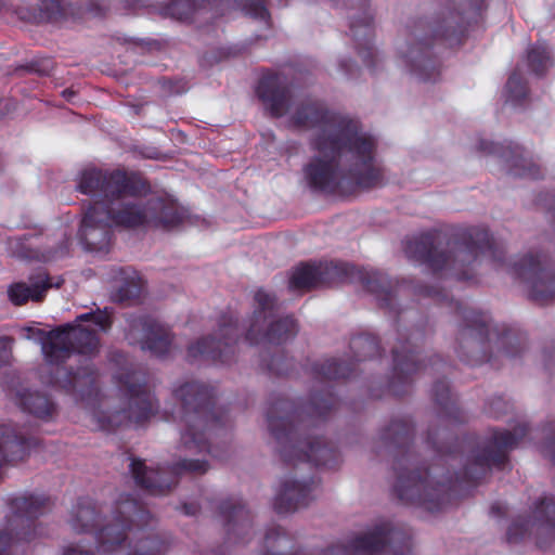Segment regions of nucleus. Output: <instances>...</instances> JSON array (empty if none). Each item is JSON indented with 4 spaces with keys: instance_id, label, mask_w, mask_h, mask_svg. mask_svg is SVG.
Segmentation results:
<instances>
[{
    "instance_id": "1",
    "label": "nucleus",
    "mask_w": 555,
    "mask_h": 555,
    "mask_svg": "<svg viewBox=\"0 0 555 555\" xmlns=\"http://www.w3.org/2000/svg\"><path fill=\"white\" fill-rule=\"evenodd\" d=\"M291 121L297 128L310 130L311 158L304 168L310 188L332 193L380 184L383 176L375 163L376 140L357 119L330 111L318 101L306 100L296 105Z\"/></svg>"
},
{
    "instance_id": "2",
    "label": "nucleus",
    "mask_w": 555,
    "mask_h": 555,
    "mask_svg": "<svg viewBox=\"0 0 555 555\" xmlns=\"http://www.w3.org/2000/svg\"><path fill=\"white\" fill-rule=\"evenodd\" d=\"M77 190L94 198L81 222L80 238L89 250L106 248L112 227L169 230L183 220L178 204L152 193L146 180L121 170L85 169Z\"/></svg>"
},
{
    "instance_id": "3",
    "label": "nucleus",
    "mask_w": 555,
    "mask_h": 555,
    "mask_svg": "<svg viewBox=\"0 0 555 555\" xmlns=\"http://www.w3.org/2000/svg\"><path fill=\"white\" fill-rule=\"evenodd\" d=\"M91 326L102 332L111 328L112 318L107 308L77 315L73 324L68 323L50 331L47 341L42 343L44 360L48 364L54 365L48 379L49 384L72 395L76 400H83L93 393L96 372L89 361H85L76 370L61 364L74 352L94 354L99 351L100 340L96 331Z\"/></svg>"
},
{
    "instance_id": "4",
    "label": "nucleus",
    "mask_w": 555,
    "mask_h": 555,
    "mask_svg": "<svg viewBox=\"0 0 555 555\" xmlns=\"http://www.w3.org/2000/svg\"><path fill=\"white\" fill-rule=\"evenodd\" d=\"M336 406L331 393L313 395L304 412L295 409L293 402L279 399L267 412L268 428L275 440V449L286 463L311 462L317 466L335 468L340 454L327 440L306 434L311 418L323 420Z\"/></svg>"
},
{
    "instance_id": "5",
    "label": "nucleus",
    "mask_w": 555,
    "mask_h": 555,
    "mask_svg": "<svg viewBox=\"0 0 555 555\" xmlns=\"http://www.w3.org/2000/svg\"><path fill=\"white\" fill-rule=\"evenodd\" d=\"M412 433V424L408 420H392L379 431L374 451L378 455L393 457V470L397 475L395 490L399 499L435 512L449 502L450 491L454 486L450 479L448 482L436 479V470L430 473L414 466L409 452Z\"/></svg>"
},
{
    "instance_id": "6",
    "label": "nucleus",
    "mask_w": 555,
    "mask_h": 555,
    "mask_svg": "<svg viewBox=\"0 0 555 555\" xmlns=\"http://www.w3.org/2000/svg\"><path fill=\"white\" fill-rule=\"evenodd\" d=\"M437 232L421 234L405 244V255L427 263L434 271L453 275L459 280H470L480 263L481 257L489 254L501 261V251L486 228L467 227L461 229L446 250Z\"/></svg>"
},
{
    "instance_id": "7",
    "label": "nucleus",
    "mask_w": 555,
    "mask_h": 555,
    "mask_svg": "<svg viewBox=\"0 0 555 555\" xmlns=\"http://www.w3.org/2000/svg\"><path fill=\"white\" fill-rule=\"evenodd\" d=\"M460 11L443 9L433 23L417 21L409 26L406 49L401 51L410 72L423 81L436 80L439 68L431 57L429 48L434 38H442L451 43L457 41L466 26L476 21L486 8L485 0H456Z\"/></svg>"
},
{
    "instance_id": "8",
    "label": "nucleus",
    "mask_w": 555,
    "mask_h": 555,
    "mask_svg": "<svg viewBox=\"0 0 555 555\" xmlns=\"http://www.w3.org/2000/svg\"><path fill=\"white\" fill-rule=\"evenodd\" d=\"M266 555H377L389 546L397 555H411L412 533L402 525L383 521L373 529L354 537L348 544H336L319 553L304 550L289 551L292 539L286 532L274 527L266 533Z\"/></svg>"
},
{
    "instance_id": "9",
    "label": "nucleus",
    "mask_w": 555,
    "mask_h": 555,
    "mask_svg": "<svg viewBox=\"0 0 555 555\" xmlns=\"http://www.w3.org/2000/svg\"><path fill=\"white\" fill-rule=\"evenodd\" d=\"M460 317V325L456 335L455 351L465 362L477 365L491 361L494 356L514 358L520 354L524 346L520 338L512 332L498 335L491 330V319L481 312L464 307L455 302Z\"/></svg>"
},
{
    "instance_id": "10",
    "label": "nucleus",
    "mask_w": 555,
    "mask_h": 555,
    "mask_svg": "<svg viewBox=\"0 0 555 555\" xmlns=\"http://www.w3.org/2000/svg\"><path fill=\"white\" fill-rule=\"evenodd\" d=\"M180 402L178 416L183 423L179 447L190 453L210 452L208 433L224 425L214 410L211 389L199 382H185L172 390Z\"/></svg>"
},
{
    "instance_id": "11",
    "label": "nucleus",
    "mask_w": 555,
    "mask_h": 555,
    "mask_svg": "<svg viewBox=\"0 0 555 555\" xmlns=\"http://www.w3.org/2000/svg\"><path fill=\"white\" fill-rule=\"evenodd\" d=\"M119 513L125 517L115 530L113 525L103 528L98 534L99 555H165L168 544L154 533L134 530L133 524L143 520L145 511L131 498L120 505Z\"/></svg>"
},
{
    "instance_id": "12",
    "label": "nucleus",
    "mask_w": 555,
    "mask_h": 555,
    "mask_svg": "<svg viewBox=\"0 0 555 555\" xmlns=\"http://www.w3.org/2000/svg\"><path fill=\"white\" fill-rule=\"evenodd\" d=\"M120 390L126 398V405L108 415H93L98 427L112 430L128 423L140 424L146 421L156 410L157 404L146 386V375L140 370L128 367L117 374Z\"/></svg>"
},
{
    "instance_id": "13",
    "label": "nucleus",
    "mask_w": 555,
    "mask_h": 555,
    "mask_svg": "<svg viewBox=\"0 0 555 555\" xmlns=\"http://www.w3.org/2000/svg\"><path fill=\"white\" fill-rule=\"evenodd\" d=\"M527 426L519 425L509 430H494L492 435L479 443L470 453L456 482L466 480L477 482L495 467L503 469L508 462V453L517 447L526 436Z\"/></svg>"
},
{
    "instance_id": "14",
    "label": "nucleus",
    "mask_w": 555,
    "mask_h": 555,
    "mask_svg": "<svg viewBox=\"0 0 555 555\" xmlns=\"http://www.w3.org/2000/svg\"><path fill=\"white\" fill-rule=\"evenodd\" d=\"M275 297L259 289L255 294V310L246 332L250 344L280 345L297 333L296 321L291 317L274 320Z\"/></svg>"
},
{
    "instance_id": "15",
    "label": "nucleus",
    "mask_w": 555,
    "mask_h": 555,
    "mask_svg": "<svg viewBox=\"0 0 555 555\" xmlns=\"http://www.w3.org/2000/svg\"><path fill=\"white\" fill-rule=\"evenodd\" d=\"M13 515L8 525L0 530V555L14 547L18 542H29L37 537L35 519L49 508L44 496L23 495L11 501Z\"/></svg>"
},
{
    "instance_id": "16",
    "label": "nucleus",
    "mask_w": 555,
    "mask_h": 555,
    "mask_svg": "<svg viewBox=\"0 0 555 555\" xmlns=\"http://www.w3.org/2000/svg\"><path fill=\"white\" fill-rule=\"evenodd\" d=\"M238 335L237 319L232 314H223L212 335L202 337L188 347V358L229 364L234 359Z\"/></svg>"
},
{
    "instance_id": "17",
    "label": "nucleus",
    "mask_w": 555,
    "mask_h": 555,
    "mask_svg": "<svg viewBox=\"0 0 555 555\" xmlns=\"http://www.w3.org/2000/svg\"><path fill=\"white\" fill-rule=\"evenodd\" d=\"M125 338L130 345H139L151 354L165 358L175 348V336L170 328L155 320L143 317H127Z\"/></svg>"
},
{
    "instance_id": "18",
    "label": "nucleus",
    "mask_w": 555,
    "mask_h": 555,
    "mask_svg": "<svg viewBox=\"0 0 555 555\" xmlns=\"http://www.w3.org/2000/svg\"><path fill=\"white\" fill-rule=\"evenodd\" d=\"M518 274L528 284L530 298L544 305L555 300V267L543 255H528L518 263Z\"/></svg>"
},
{
    "instance_id": "19",
    "label": "nucleus",
    "mask_w": 555,
    "mask_h": 555,
    "mask_svg": "<svg viewBox=\"0 0 555 555\" xmlns=\"http://www.w3.org/2000/svg\"><path fill=\"white\" fill-rule=\"evenodd\" d=\"M530 535L535 538L540 547L555 539V499H543L535 506L532 520L514 522L507 530V540L511 543H517Z\"/></svg>"
},
{
    "instance_id": "20",
    "label": "nucleus",
    "mask_w": 555,
    "mask_h": 555,
    "mask_svg": "<svg viewBox=\"0 0 555 555\" xmlns=\"http://www.w3.org/2000/svg\"><path fill=\"white\" fill-rule=\"evenodd\" d=\"M423 335L420 332L411 333L405 341L399 340L392 349L393 370L389 382V389L396 396L405 392L412 376L421 370V363L416 359L418 352L412 341L421 340Z\"/></svg>"
},
{
    "instance_id": "21",
    "label": "nucleus",
    "mask_w": 555,
    "mask_h": 555,
    "mask_svg": "<svg viewBox=\"0 0 555 555\" xmlns=\"http://www.w3.org/2000/svg\"><path fill=\"white\" fill-rule=\"evenodd\" d=\"M337 5L346 8H358L362 11V16H352L350 21V33L357 42V49L363 62L369 66H373V60L377 56V52L372 46L374 35L373 16L367 10L369 0H331Z\"/></svg>"
},
{
    "instance_id": "22",
    "label": "nucleus",
    "mask_w": 555,
    "mask_h": 555,
    "mask_svg": "<svg viewBox=\"0 0 555 555\" xmlns=\"http://www.w3.org/2000/svg\"><path fill=\"white\" fill-rule=\"evenodd\" d=\"M126 500L117 504L115 515L112 517V519L103 524L102 508L89 499L79 500L72 511L69 525L72 529L78 533L94 531L95 540L98 541L99 532L106 526L113 525L115 530L118 528V526H121L122 520L127 515L122 516L119 513V507Z\"/></svg>"
},
{
    "instance_id": "23",
    "label": "nucleus",
    "mask_w": 555,
    "mask_h": 555,
    "mask_svg": "<svg viewBox=\"0 0 555 555\" xmlns=\"http://www.w3.org/2000/svg\"><path fill=\"white\" fill-rule=\"evenodd\" d=\"M2 387L14 398L17 405L36 417L49 420L55 415V404L47 396L23 388L16 375L7 374L3 377Z\"/></svg>"
},
{
    "instance_id": "24",
    "label": "nucleus",
    "mask_w": 555,
    "mask_h": 555,
    "mask_svg": "<svg viewBox=\"0 0 555 555\" xmlns=\"http://www.w3.org/2000/svg\"><path fill=\"white\" fill-rule=\"evenodd\" d=\"M220 515L228 542L246 543L253 535V518L246 506L237 500H225L220 506Z\"/></svg>"
},
{
    "instance_id": "25",
    "label": "nucleus",
    "mask_w": 555,
    "mask_h": 555,
    "mask_svg": "<svg viewBox=\"0 0 555 555\" xmlns=\"http://www.w3.org/2000/svg\"><path fill=\"white\" fill-rule=\"evenodd\" d=\"M257 94L273 116L280 117L289 111L292 95L285 76L263 75L259 81Z\"/></svg>"
},
{
    "instance_id": "26",
    "label": "nucleus",
    "mask_w": 555,
    "mask_h": 555,
    "mask_svg": "<svg viewBox=\"0 0 555 555\" xmlns=\"http://www.w3.org/2000/svg\"><path fill=\"white\" fill-rule=\"evenodd\" d=\"M315 488L317 483L312 479L286 478L275 496V509L278 513H291L307 506L314 498Z\"/></svg>"
},
{
    "instance_id": "27",
    "label": "nucleus",
    "mask_w": 555,
    "mask_h": 555,
    "mask_svg": "<svg viewBox=\"0 0 555 555\" xmlns=\"http://www.w3.org/2000/svg\"><path fill=\"white\" fill-rule=\"evenodd\" d=\"M62 284L61 278H51L46 271L39 270L29 275L27 282L12 284L8 289V295L14 305L21 306L28 300L41 301L50 288H59Z\"/></svg>"
},
{
    "instance_id": "28",
    "label": "nucleus",
    "mask_w": 555,
    "mask_h": 555,
    "mask_svg": "<svg viewBox=\"0 0 555 555\" xmlns=\"http://www.w3.org/2000/svg\"><path fill=\"white\" fill-rule=\"evenodd\" d=\"M37 441L11 424L0 425V467L23 461Z\"/></svg>"
},
{
    "instance_id": "29",
    "label": "nucleus",
    "mask_w": 555,
    "mask_h": 555,
    "mask_svg": "<svg viewBox=\"0 0 555 555\" xmlns=\"http://www.w3.org/2000/svg\"><path fill=\"white\" fill-rule=\"evenodd\" d=\"M129 467L135 483L153 495L165 494L173 485L171 477H163L164 473L147 468L140 460H131Z\"/></svg>"
},
{
    "instance_id": "30",
    "label": "nucleus",
    "mask_w": 555,
    "mask_h": 555,
    "mask_svg": "<svg viewBox=\"0 0 555 555\" xmlns=\"http://www.w3.org/2000/svg\"><path fill=\"white\" fill-rule=\"evenodd\" d=\"M366 288L375 294L380 308L389 312H397L392 282L387 274L379 271H370L363 278Z\"/></svg>"
},
{
    "instance_id": "31",
    "label": "nucleus",
    "mask_w": 555,
    "mask_h": 555,
    "mask_svg": "<svg viewBox=\"0 0 555 555\" xmlns=\"http://www.w3.org/2000/svg\"><path fill=\"white\" fill-rule=\"evenodd\" d=\"M221 0H173L167 7L169 16L179 21H190L202 12L215 10Z\"/></svg>"
},
{
    "instance_id": "32",
    "label": "nucleus",
    "mask_w": 555,
    "mask_h": 555,
    "mask_svg": "<svg viewBox=\"0 0 555 555\" xmlns=\"http://www.w3.org/2000/svg\"><path fill=\"white\" fill-rule=\"evenodd\" d=\"M322 285L345 282L353 276L354 267L341 261H324L317 263Z\"/></svg>"
},
{
    "instance_id": "33",
    "label": "nucleus",
    "mask_w": 555,
    "mask_h": 555,
    "mask_svg": "<svg viewBox=\"0 0 555 555\" xmlns=\"http://www.w3.org/2000/svg\"><path fill=\"white\" fill-rule=\"evenodd\" d=\"M433 397L440 412L455 422L461 421L460 411L451 393L449 384L444 380H438L433 387Z\"/></svg>"
},
{
    "instance_id": "34",
    "label": "nucleus",
    "mask_w": 555,
    "mask_h": 555,
    "mask_svg": "<svg viewBox=\"0 0 555 555\" xmlns=\"http://www.w3.org/2000/svg\"><path fill=\"white\" fill-rule=\"evenodd\" d=\"M321 286L317 263H305L297 267L289 280V287L295 289H310Z\"/></svg>"
},
{
    "instance_id": "35",
    "label": "nucleus",
    "mask_w": 555,
    "mask_h": 555,
    "mask_svg": "<svg viewBox=\"0 0 555 555\" xmlns=\"http://www.w3.org/2000/svg\"><path fill=\"white\" fill-rule=\"evenodd\" d=\"M350 348L358 361L373 358L379 353L377 338L371 334H361L350 341Z\"/></svg>"
},
{
    "instance_id": "36",
    "label": "nucleus",
    "mask_w": 555,
    "mask_h": 555,
    "mask_svg": "<svg viewBox=\"0 0 555 555\" xmlns=\"http://www.w3.org/2000/svg\"><path fill=\"white\" fill-rule=\"evenodd\" d=\"M527 63L530 70L541 76L552 66V57L545 46L534 44L527 52Z\"/></svg>"
},
{
    "instance_id": "37",
    "label": "nucleus",
    "mask_w": 555,
    "mask_h": 555,
    "mask_svg": "<svg viewBox=\"0 0 555 555\" xmlns=\"http://www.w3.org/2000/svg\"><path fill=\"white\" fill-rule=\"evenodd\" d=\"M518 150L519 149L516 147V150L513 152V156L507 158V162L511 163L513 173L515 176L527 177L531 179L541 178L542 172L539 165L526 158Z\"/></svg>"
},
{
    "instance_id": "38",
    "label": "nucleus",
    "mask_w": 555,
    "mask_h": 555,
    "mask_svg": "<svg viewBox=\"0 0 555 555\" xmlns=\"http://www.w3.org/2000/svg\"><path fill=\"white\" fill-rule=\"evenodd\" d=\"M143 289V281L137 274L132 272L131 275L124 280V283L117 288L115 299L119 302H127L133 299H138Z\"/></svg>"
},
{
    "instance_id": "39",
    "label": "nucleus",
    "mask_w": 555,
    "mask_h": 555,
    "mask_svg": "<svg viewBox=\"0 0 555 555\" xmlns=\"http://www.w3.org/2000/svg\"><path fill=\"white\" fill-rule=\"evenodd\" d=\"M315 369L318 373L326 379L346 378L352 372L350 365L336 359L326 360L323 363L317 364Z\"/></svg>"
},
{
    "instance_id": "40",
    "label": "nucleus",
    "mask_w": 555,
    "mask_h": 555,
    "mask_svg": "<svg viewBox=\"0 0 555 555\" xmlns=\"http://www.w3.org/2000/svg\"><path fill=\"white\" fill-rule=\"evenodd\" d=\"M209 464L205 460L199 459H181L171 467V474L175 476L190 474L198 476L207 473Z\"/></svg>"
},
{
    "instance_id": "41",
    "label": "nucleus",
    "mask_w": 555,
    "mask_h": 555,
    "mask_svg": "<svg viewBox=\"0 0 555 555\" xmlns=\"http://www.w3.org/2000/svg\"><path fill=\"white\" fill-rule=\"evenodd\" d=\"M505 93L507 101L511 102H519L526 98L528 93L527 83L518 68H516L507 79Z\"/></svg>"
},
{
    "instance_id": "42",
    "label": "nucleus",
    "mask_w": 555,
    "mask_h": 555,
    "mask_svg": "<svg viewBox=\"0 0 555 555\" xmlns=\"http://www.w3.org/2000/svg\"><path fill=\"white\" fill-rule=\"evenodd\" d=\"M66 15L63 0H41L39 13L35 16L37 22L55 21Z\"/></svg>"
},
{
    "instance_id": "43",
    "label": "nucleus",
    "mask_w": 555,
    "mask_h": 555,
    "mask_svg": "<svg viewBox=\"0 0 555 555\" xmlns=\"http://www.w3.org/2000/svg\"><path fill=\"white\" fill-rule=\"evenodd\" d=\"M10 253L13 257H16L21 260H46L49 257L40 254L38 250L34 249L30 245L26 243L25 240L22 238H12L9 241Z\"/></svg>"
},
{
    "instance_id": "44",
    "label": "nucleus",
    "mask_w": 555,
    "mask_h": 555,
    "mask_svg": "<svg viewBox=\"0 0 555 555\" xmlns=\"http://www.w3.org/2000/svg\"><path fill=\"white\" fill-rule=\"evenodd\" d=\"M242 7L247 15L269 23L270 14L263 0H243Z\"/></svg>"
},
{
    "instance_id": "45",
    "label": "nucleus",
    "mask_w": 555,
    "mask_h": 555,
    "mask_svg": "<svg viewBox=\"0 0 555 555\" xmlns=\"http://www.w3.org/2000/svg\"><path fill=\"white\" fill-rule=\"evenodd\" d=\"M512 405L503 397L491 398L486 405V412L494 418H499L502 415L508 413Z\"/></svg>"
},
{
    "instance_id": "46",
    "label": "nucleus",
    "mask_w": 555,
    "mask_h": 555,
    "mask_svg": "<svg viewBox=\"0 0 555 555\" xmlns=\"http://www.w3.org/2000/svg\"><path fill=\"white\" fill-rule=\"evenodd\" d=\"M26 68L29 72H33V73H36V74H39L42 76H48L52 73V70L54 68V64L51 59H41V60H36V61L30 62L26 66Z\"/></svg>"
},
{
    "instance_id": "47",
    "label": "nucleus",
    "mask_w": 555,
    "mask_h": 555,
    "mask_svg": "<svg viewBox=\"0 0 555 555\" xmlns=\"http://www.w3.org/2000/svg\"><path fill=\"white\" fill-rule=\"evenodd\" d=\"M14 339L8 336L0 337V366L9 363L12 357Z\"/></svg>"
},
{
    "instance_id": "48",
    "label": "nucleus",
    "mask_w": 555,
    "mask_h": 555,
    "mask_svg": "<svg viewBox=\"0 0 555 555\" xmlns=\"http://www.w3.org/2000/svg\"><path fill=\"white\" fill-rule=\"evenodd\" d=\"M23 336L27 339H34L38 341L41 346L42 343L47 341V335L50 334V332H46L40 328H34V327H24L22 328Z\"/></svg>"
},
{
    "instance_id": "49",
    "label": "nucleus",
    "mask_w": 555,
    "mask_h": 555,
    "mask_svg": "<svg viewBox=\"0 0 555 555\" xmlns=\"http://www.w3.org/2000/svg\"><path fill=\"white\" fill-rule=\"evenodd\" d=\"M107 7L98 1H90L82 9L81 14H89L91 16H102L105 14Z\"/></svg>"
},
{
    "instance_id": "50",
    "label": "nucleus",
    "mask_w": 555,
    "mask_h": 555,
    "mask_svg": "<svg viewBox=\"0 0 555 555\" xmlns=\"http://www.w3.org/2000/svg\"><path fill=\"white\" fill-rule=\"evenodd\" d=\"M63 555H99V552L96 551L93 553L91 551L83 550L79 545H70L64 550Z\"/></svg>"
},
{
    "instance_id": "51",
    "label": "nucleus",
    "mask_w": 555,
    "mask_h": 555,
    "mask_svg": "<svg viewBox=\"0 0 555 555\" xmlns=\"http://www.w3.org/2000/svg\"><path fill=\"white\" fill-rule=\"evenodd\" d=\"M124 9L127 11H135L140 8L146 7L144 0H122Z\"/></svg>"
},
{
    "instance_id": "52",
    "label": "nucleus",
    "mask_w": 555,
    "mask_h": 555,
    "mask_svg": "<svg viewBox=\"0 0 555 555\" xmlns=\"http://www.w3.org/2000/svg\"><path fill=\"white\" fill-rule=\"evenodd\" d=\"M543 453L545 456L555 462V437L545 442L543 447Z\"/></svg>"
},
{
    "instance_id": "53",
    "label": "nucleus",
    "mask_w": 555,
    "mask_h": 555,
    "mask_svg": "<svg viewBox=\"0 0 555 555\" xmlns=\"http://www.w3.org/2000/svg\"><path fill=\"white\" fill-rule=\"evenodd\" d=\"M428 441L440 452H449V449L440 443L438 435L431 433L428 434Z\"/></svg>"
},
{
    "instance_id": "54",
    "label": "nucleus",
    "mask_w": 555,
    "mask_h": 555,
    "mask_svg": "<svg viewBox=\"0 0 555 555\" xmlns=\"http://www.w3.org/2000/svg\"><path fill=\"white\" fill-rule=\"evenodd\" d=\"M479 147L481 151L489 153V154H494L499 150L498 144H495L493 142H487V141H481L479 144Z\"/></svg>"
},
{
    "instance_id": "55",
    "label": "nucleus",
    "mask_w": 555,
    "mask_h": 555,
    "mask_svg": "<svg viewBox=\"0 0 555 555\" xmlns=\"http://www.w3.org/2000/svg\"><path fill=\"white\" fill-rule=\"evenodd\" d=\"M490 511H491L492 515L502 516V515H505V513H506V506L502 503L496 502V503L492 504Z\"/></svg>"
},
{
    "instance_id": "56",
    "label": "nucleus",
    "mask_w": 555,
    "mask_h": 555,
    "mask_svg": "<svg viewBox=\"0 0 555 555\" xmlns=\"http://www.w3.org/2000/svg\"><path fill=\"white\" fill-rule=\"evenodd\" d=\"M185 515H195L198 512V506L194 503L183 504Z\"/></svg>"
},
{
    "instance_id": "57",
    "label": "nucleus",
    "mask_w": 555,
    "mask_h": 555,
    "mask_svg": "<svg viewBox=\"0 0 555 555\" xmlns=\"http://www.w3.org/2000/svg\"><path fill=\"white\" fill-rule=\"evenodd\" d=\"M429 364H430V367L434 370L436 366L437 367H444L446 366V363L437 356L433 357L429 359Z\"/></svg>"
},
{
    "instance_id": "58",
    "label": "nucleus",
    "mask_w": 555,
    "mask_h": 555,
    "mask_svg": "<svg viewBox=\"0 0 555 555\" xmlns=\"http://www.w3.org/2000/svg\"><path fill=\"white\" fill-rule=\"evenodd\" d=\"M340 67L346 72V74H348V75L352 74L351 64L349 61H347V60L341 61Z\"/></svg>"
},
{
    "instance_id": "59",
    "label": "nucleus",
    "mask_w": 555,
    "mask_h": 555,
    "mask_svg": "<svg viewBox=\"0 0 555 555\" xmlns=\"http://www.w3.org/2000/svg\"><path fill=\"white\" fill-rule=\"evenodd\" d=\"M75 95H76V92L74 90L66 89L63 91V96L66 98L68 101H70L72 98H74Z\"/></svg>"
},
{
    "instance_id": "60",
    "label": "nucleus",
    "mask_w": 555,
    "mask_h": 555,
    "mask_svg": "<svg viewBox=\"0 0 555 555\" xmlns=\"http://www.w3.org/2000/svg\"><path fill=\"white\" fill-rule=\"evenodd\" d=\"M280 2H282V0H280Z\"/></svg>"
}]
</instances>
